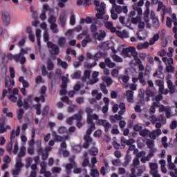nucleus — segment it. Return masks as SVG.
<instances>
[{
    "label": "nucleus",
    "instance_id": "obj_9",
    "mask_svg": "<svg viewBox=\"0 0 177 177\" xmlns=\"http://www.w3.org/2000/svg\"><path fill=\"white\" fill-rule=\"evenodd\" d=\"M1 19L4 26H9L10 24V15L8 12H2Z\"/></svg>",
    "mask_w": 177,
    "mask_h": 177
},
{
    "label": "nucleus",
    "instance_id": "obj_6",
    "mask_svg": "<svg viewBox=\"0 0 177 177\" xmlns=\"http://www.w3.org/2000/svg\"><path fill=\"white\" fill-rule=\"evenodd\" d=\"M113 9H114L115 12H116V13H118V15H120V13L122 12L125 15L128 13V7L127 6H121L117 4H114L113 5Z\"/></svg>",
    "mask_w": 177,
    "mask_h": 177
},
{
    "label": "nucleus",
    "instance_id": "obj_28",
    "mask_svg": "<svg viewBox=\"0 0 177 177\" xmlns=\"http://www.w3.org/2000/svg\"><path fill=\"white\" fill-rule=\"evenodd\" d=\"M57 65L61 66V67L64 68V70L68 67L67 62L62 61L60 58H57Z\"/></svg>",
    "mask_w": 177,
    "mask_h": 177
},
{
    "label": "nucleus",
    "instance_id": "obj_22",
    "mask_svg": "<svg viewBox=\"0 0 177 177\" xmlns=\"http://www.w3.org/2000/svg\"><path fill=\"white\" fill-rule=\"evenodd\" d=\"M132 46L129 48H123L122 50V56H125V57H131V49Z\"/></svg>",
    "mask_w": 177,
    "mask_h": 177
},
{
    "label": "nucleus",
    "instance_id": "obj_61",
    "mask_svg": "<svg viewBox=\"0 0 177 177\" xmlns=\"http://www.w3.org/2000/svg\"><path fill=\"white\" fill-rule=\"evenodd\" d=\"M166 26L169 28H171V27H172V19H171V18L169 17H167L166 19Z\"/></svg>",
    "mask_w": 177,
    "mask_h": 177
},
{
    "label": "nucleus",
    "instance_id": "obj_17",
    "mask_svg": "<svg viewBox=\"0 0 177 177\" xmlns=\"http://www.w3.org/2000/svg\"><path fill=\"white\" fill-rule=\"evenodd\" d=\"M93 120H95L96 121L99 122V120H102V119H99V115H97V114L96 113H94L88 116V118H87V124H94Z\"/></svg>",
    "mask_w": 177,
    "mask_h": 177
},
{
    "label": "nucleus",
    "instance_id": "obj_49",
    "mask_svg": "<svg viewBox=\"0 0 177 177\" xmlns=\"http://www.w3.org/2000/svg\"><path fill=\"white\" fill-rule=\"evenodd\" d=\"M48 23L50 24V26L53 24H56V17L50 15L48 18Z\"/></svg>",
    "mask_w": 177,
    "mask_h": 177
},
{
    "label": "nucleus",
    "instance_id": "obj_52",
    "mask_svg": "<svg viewBox=\"0 0 177 177\" xmlns=\"http://www.w3.org/2000/svg\"><path fill=\"white\" fill-rule=\"evenodd\" d=\"M61 100H62V102H64L65 103H66V104H73V102H71V100H70V98H68V97H67V96L62 97Z\"/></svg>",
    "mask_w": 177,
    "mask_h": 177
},
{
    "label": "nucleus",
    "instance_id": "obj_10",
    "mask_svg": "<svg viewBox=\"0 0 177 177\" xmlns=\"http://www.w3.org/2000/svg\"><path fill=\"white\" fill-rule=\"evenodd\" d=\"M34 101V97L32 95H28L26 98L24 99V108L25 110L30 109V104Z\"/></svg>",
    "mask_w": 177,
    "mask_h": 177
},
{
    "label": "nucleus",
    "instance_id": "obj_19",
    "mask_svg": "<svg viewBox=\"0 0 177 177\" xmlns=\"http://www.w3.org/2000/svg\"><path fill=\"white\" fill-rule=\"evenodd\" d=\"M37 151L39 154H41V158L43 161H46V160H48V157H49V153L45 152L42 148H39Z\"/></svg>",
    "mask_w": 177,
    "mask_h": 177
},
{
    "label": "nucleus",
    "instance_id": "obj_36",
    "mask_svg": "<svg viewBox=\"0 0 177 177\" xmlns=\"http://www.w3.org/2000/svg\"><path fill=\"white\" fill-rule=\"evenodd\" d=\"M72 80H80L81 78V71H77L71 75Z\"/></svg>",
    "mask_w": 177,
    "mask_h": 177
},
{
    "label": "nucleus",
    "instance_id": "obj_60",
    "mask_svg": "<svg viewBox=\"0 0 177 177\" xmlns=\"http://www.w3.org/2000/svg\"><path fill=\"white\" fill-rule=\"evenodd\" d=\"M58 133L61 135H63V133H67V128L64 127H61L58 129Z\"/></svg>",
    "mask_w": 177,
    "mask_h": 177
},
{
    "label": "nucleus",
    "instance_id": "obj_5",
    "mask_svg": "<svg viewBox=\"0 0 177 177\" xmlns=\"http://www.w3.org/2000/svg\"><path fill=\"white\" fill-rule=\"evenodd\" d=\"M5 124H6V118H0V133H5L8 129H11L10 126H5Z\"/></svg>",
    "mask_w": 177,
    "mask_h": 177
},
{
    "label": "nucleus",
    "instance_id": "obj_38",
    "mask_svg": "<svg viewBox=\"0 0 177 177\" xmlns=\"http://www.w3.org/2000/svg\"><path fill=\"white\" fill-rule=\"evenodd\" d=\"M15 168L21 170V168H23V162H21V158H18L17 160Z\"/></svg>",
    "mask_w": 177,
    "mask_h": 177
},
{
    "label": "nucleus",
    "instance_id": "obj_59",
    "mask_svg": "<svg viewBox=\"0 0 177 177\" xmlns=\"http://www.w3.org/2000/svg\"><path fill=\"white\" fill-rule=\"evenodd\" d=\"M131 21L132 24H138L140 21H141L140 17H132L131 19Z\"/></svg>",
    "mask_w": 177,
    "mask_h": 177
},
{
    "label": "nucleus",
    "instance_id": "obj_57",
    "mask_svg": "<svg viewBox=\"0 0 177 177\" xmlns=\"http://www.w3.org/2000/svg\"><path fill=\"white\" fill-rule=\"evenodd\" d=\"M149 133H150V131L147 130V129H144V130H141L140 131V136H142V137H145V136H147V135H149Z\"/></svg>",
    "mask_w": 177,
    "mask_h": 177
},
{
    "label": "nucleus",
    "instance_id": "obj_27",
    "mask_svg": "<svg viewBox=\"0 0 177 177\" xmlns=\"http://www.w3.org/2000/svg\"><path fill=\"white\" fill-rule=\"evenodd\" d=\"M102 81L106 84V86H110L113 84V79L108 76L102 77Z\"/></svg>",
    "mask_w": 177,
    "mask_h": 177
},
{
    "label": "nucleus",
    "instance_id": "obj_30",
    "mask_svg": "<svg viewBox=\"0 0 177 177\" xmlns=\"http://www.w3.org/2000/svg\"><path fill=\"white\" fill-rule=\"evenodd\" d=\"M91 78V71H84V77L82 78V82H85L86 80H89Z\"/></svg>",
    "mask_w": 177,
    "mask_h": 177
},
{
    "label": "nucleus",
    "instance_id": "obj_15",
    "mask_svg": "<svg viewBox=\"0 0 177 177\" xmlns=\"http://www.w3.org/2000/svg\"><path fill=\"white\" fill-rule=\"evenodd\" d=\"M20 135V127H18L16 129V131L12 130L11 133H10V142H15V138L16 136H19Z\"/></svg>",
    "mask_w": 177,
    "mask_h": 177
},
{
    "label": "nucleus",
    "instance_id": "obj_23",
    "mask_svg": "<svg viewBox=\"0 0 177 177\" xmlns=\"http://www.w3.org/2000/svg\"><path fill=\"white\" fill-rule=\"evenodd\" d=\"M92 80L90 81V84H91V85H93V84H96V82H97V81H99V79L97 78V77H99V72H93L92 74Z\"/></svg>",
    "mask_w": 177,
    "mask_h": 177
},
{
    "label": "nucleus",
    "instance_id": "obj_14",
    "mask_svg": "<svg viewBox=\"0 0 177 177\" xmlns=\"http://www.w3.org/2000/svg\"><path fill=\"white\" fill-rule=\"evenodd\" d=\"M93 37L95 39H97V41H103L106 37V32L101 30L100 34L98 32H95L94 33Z\"/></svg>",
    "mask_w": 177,
    "mask_h": 177
},
{
    "label": "nucleus",
    "instance_id": "obj_64",
    "mask_svg": "<svg viewBox=\"0 0 177 177\" xmlns=\"http://www.w3.org/2000/svg\"><path fill=\"white\" fill-rule=\"evenodd\" d=\"M113 59L114 62H117L118 63H122V58H121L120 56H118L117 55H114L113 56Z\"/></svg>",
    "mask_w": 177,
    "mask_h": 177
},
{
    "label": "nucleus",
    "instance_id": "obj_11",
    "mask_svg": "<svg viewBox=\"0 0 177 177\" xmlns=\"http://www.w3.org/2000/svg\"><path fill=\"white\" fill-rule=\"evenodd\" d=\"M48 48H50V49L53 50V55H59L60 53V49L59 47L56 45L52 43V41H48L47 43Z\"/></svg>",
    "mask_w": 177,
    "mask_h": 177
},
{
    "label": "nucleus",
    "instance_id": "obj_35",
    "mask_svg": "<svg viewBox=\"0 0 177 177\" xmlns=\"http://www.w3.org/2000/svg\"><path fill=\"white\" fill-rule=\"evenodd\" d=\"M26 156V147L23 146L20 148V151L18 153V158H21V157H24Z\"/></svg>",
    "mask_w": 177,
    "mask_h": 177
},
{
    "label": "nucleus",
    "instance_id": "obj_7",
    "mask_svg": "<svg viewBox=\"0 0 177 177\" xmlns=\"http://www.w3.org/2000/svg\"><path fill=\"white\" fill-rule=\"evenodd\" d=\"M97 124H98V125H101V126L104 127V132H106V133L109 132V131L111 128V124H110V122H109V121H107L106 120H103V119L98 120Z\"/></svg>",
    "mask_w": 177,
    "mask_h": 177
},
{
    "label": "nucleus",
    "instance_id": "obj_56",
    "mask_svg": "<svg viewBox=\"0 0 177 177\" xmlns=\"http://www.w3.org/2000/svg\"><path fill=\"white\" fill-rule=\"evenodd\" d=\"M77 105H70L68 108H67V111L68 113H74V111H75V109H77Z\"/></svg>",
    "mask_w": 177,
    "mask_h": 177
},
{
    "label": "nucleus",
    "instance_id": "obj_40",
    "mask_svg": "<svg viewBox=\"0 0 177 177\" xmlns=\"http://www.w3.org/2000/svg\"><path fill=\"white\" fill-rule=\"evenodd\" d=\"M66 37H62L58 39V45L59 46H64L66 45Z\"/></svg>",
    "mask_w": 177,
    "mask_h": 177
},
{
    "label": "nucleus",
    "instance_id": "obj_45",
    "mask_svg": "<svg viewBox=\"0 0 177 177\" xmlns=\"http://www.w3.org/2000/svg\"><path fill=\"white\" fill-rule=\"evenodd\" d=\"M100 175V174L99 173V170H97L96 169H93L91 170V176H92V177H99Z\"/></svg>",
    "mask_w": 177,
    "mask_h": 177
},
{
    "label": "nucleus",
    "instance_id": "obj_50",
    "mask_svg": "<svg viewBox=\"0 0 177 177\" xmlns=\"http://www.w3.org/2000/svg\"><path fill=\"white\" fill-rule=\"evenodd\" d=\"M167 140L168 138H167V136H164L162 138V145L163 147H165V149H167V147H168V143L167 142Z\"/></svg>",
    "mask_w": 177,
    "mask_h": 177
},
{
    "label": "nucleus",
    "instance_id": "obj_25",
    "mask_svg": "<svg viewBox=\"0 0 177 177\" xmlns=\"http://www.w3.org/2000/svg\"><path fill=\"white\" fill-rule=\"evenodd\" d=\"M96 129V126L95 125V123L91 124L88 129L86 130V134L84 136H89L92 133L93 131H95Z\"/></svg>",
    "mask_w": 177,
    "mask_h": 177
},
{
    "label": "nucleus",
    "instance_id": "obj_54",
    "mask_svg": "<svg viewBox=\"0 0 177 177\" xmlns=\"http://www.w3.org/2000/svg\"><path fill=\"white\" fill-rule=\"evenodd\" d=\"M69 161L72 165H73L74 168H77V163L75 162V156H72L69 158Z\"/></svg>",
    "mask_w": 177,
    "mask_h": 177
},
{
    "label": "nucleus",
    "instance_id": "obj_37",
    "mask_svg": "<svg viewBox=\"0 0 177 177\" xmlns=\"http://www.w3.org/2000/svg\"><path fill=\"white\" fill-rule=\"evenodd\" d=\"M100 88L104 95H107V93H109V90H107V88H106V84L104 83L100 84Z\"/></svg>",
    "mask_w": 177,
    "mask_h": 177
},
{
    "label": "nucleus",
    "instance_id": "obj_43",
    "mask_svg": "<svg viewBox=\"0 0 177 177\" xmlns=\"http://www.w3.org/2000/svg\"><path fill=\"white\" fill-rule=\"evenodd\" d=\"M111 121H113V122H115V120L121 121L122 120V116L115 114V115L111 117Z\"/></svg>",
    "mask_w": 177,
    "mask_h": 177
},
{
    "label": "nucleus",
    "instance_id": "obj_63",
    "mask_svg": "<svg viewBox=\"0 0 177 177\" xmlns=\"http://www.w3.org/2000/svg\"><path fill=\"white\" fill-rule=\"evenodd\" d=\"M90 29L91 32H94L95 34H96V31H97V26L95 24H93L91 25Z\"/></svg>",
    "mask_w": 177,
    "mask_h": 177
},
{
    "label": "nucleus",
    "instance_id": "obj_42",
    "mask_svg": "<svg viewBox=\"0 0 177 177\" xmlns=\"http://www.w3.org/2000/svg\"><path fill=\"white\" fill-rule=\"evenodd\" d=\"M160 10H163V12H165V6L161 1L158 2L157 12H160Z\"/></svg>",
    "mask_w": 177,
    "mask_h": 177
},
{
    "label": "nucleus",
    "instance_id": "obj_44",
    "mask_svg": "<svg viewBox=\"0 0 177 177\" xmlns=\"http://www.w3.org/2000/svg\"><path fill=\"white\" fill-rule=\"evenodd\" d=\"M34 107L36 109L37 115H41V107H42V105L41 104H37L34 105Z\"/></svg>",
    "mask_w": 177,
    "mask_h": 177
},
{
    "label": "nucleus",
    "instance_id": "obj_8",
    "mask_svg": "<svg viewBox=\"0 0 177 177\" xmlns=\"http://www.w3.org/2000/svg\"><path fill=\"white\" fill-rule=\"evenodd\" d=\"M5 86L8 88V92H12V86H15V80H12L10 77L6 76L5 78Z\"/></svg>",
    "mask_w": 177,
    "mask_h": 177
},
{
    "label": "nucleus",
    "instance_id": "obj_33",
    "mask_svg": "<svg viewBox=\"0 0 177 177\" xmlns=\"http://www.w3.org/2000/svg\"><path fill=\"white\" fill-rule=\"evenodd\" d=\"M97 12L98 13L96 14V18L99 20L103 19V16H104V11H101L100 8H97Z\"/></svg>",
    "mask_w": 177,
    "mask_h": 177
},
{
    "label": "nucleus",
    "instance_id": "obj_34",
    "mask_svg": "<svg viewBox=\"0 0 177 177\" xmlns=\"http://www.w3.org/2000/svg\"><path fill=\"white\" fill-rule=\"evenodd\" d=\"M88 153L91 156H97V153H99V149L96 147H93L88 150Z\"/></svg>",
    "mask_w": 177,
    "mask_h": 177
},
{
    "label": "nucleus",
    "instance_id": "obj_24",
    "mask_svg": "<svg viewBox=\"0 0 177 177\" xmlns=\"http://www.w3.org/2000/svg\"><path fill=\"white\" fill-rule=\"evenodd\" d=\"M92 41V39H91V35H87L85 39H84L82 41V46L83 48H86V45H88V44H89V42H91Z\"/></svg>",
    "mask_w": 177,
    "mask_h": 177
},
{
    "label": "nucleus",
    "instance_id": "obj_41",
    "mask_svg": "<svg viewBox=\"0 0 177 177\" xmlns=\"http://www.w3.org/2000/svg\"><path fill=\"white\" fill-rule=\"evenodd\" d=\"M154 157V149H150L149 154L145 157L147 161H150Z\"/></svg>",
    "mask_w": 177,
    "mask_h": 177
},
{
    "label": "nucleus",
    "instance_id": "obj_26",
    "mask_svg": "<svg viewBox=\"0 0 177 177\" xmlns=\"http://www.w3.org/2000/svg\"><path fill=\"white\" fill-rule=\"evenodd\" d=\"M149 167H150V174L153 173V172H157L158 171L157 169H158V164L157 163H153V162H150L149 163Z\"/></svg>",
    "mask_w": 177,
    "mask_h": 177
},
{
    "label": "nucleus",
    "instance_id": "obj_13",
    "mask_svg": "<svg viewBox=\"0 0 177 177\" xmlns=\"http://www.w3.org/2000/svg\"><path fill=\"white\" fill-rule=\"evenodd\" d=\"M84 140L85 142L83 144V147L84 149H88V147H89L91 143H92L93 140L89 136H84Z\"/></svg>",
    "mask_w": 177,
    "mask_h": 177
},
{
    "label": "nucleus",
    "instance_id": "obj_39",
    "mask_svg": "<svg viewBox=\"0 0 177 177\" xmlns=\"http://www.w3.org/2000/svg\"><path fill=\"white\" fill-rule=\"evenodd\" d=\"M50 28L53 34H57V32H59V28H57V25L56 24L50 25Z\"/></svg>",
    "mask_w": 177,
    "mask_h": 177
},
{
    "label": "nucleus",
    "instance_id": "obj_32",
    "mask_svg": "<svg viewBox=\"0 0 177 177\" xmlns=\"http://www.w3.org/2000/svg\"><path fill=\"white\" fill-rule=\"evenodd\" d=\"M144 73L143 72H140L138 74V80L145 86L146 85V80H145V78H143Z\"/></svg>",
    "mask_w": 177,
    "mask_h": 177
},
{
    "label": "nucleus",
    "instance_id": "obj_21",
    "mask_svg": "<svg viewBox=\"0 0 177 177\" xmlns=\"http://www.w3.org/2000/svg\"><path fill=\"white\" fill-rule=\"evenodd\" d=\"M52 136L54 139V142H63V137H62L61 136L57 135V133H56V131H52Z\"/></svg>",
    "mask_w": 177,
    "mask_h": 177
},
{
    "label": "nucleus",
    "instance_id": "obj_62",
    "mask_svg": "<svg viewBox=\"0 0 177 177\" xmlns=\"http://www.w3.org/2000/svg\"><path fill=\"white\" fill-rule=\"evenodd\" d=\"M20 169H17L16 167L14 168V169L12 170L11 173L13 176H17L20 172Z\"/></svg>",
    "mask_w": 177,
    "mask_h": 177
},
{
    "label": "nucleus",
    "instance_id": "obj_29",
    "mask_svg": "<svg viewBox=\"0 0 177 177\" xmlns=\"http://www.w3.org/2000/svg\"><path fill=\"white\" fill-rule=\"evenodd\" d=\"M77 116H78V113L73 115L72 117L66 118V124H68V125H71L73 124V121H74V120H77Z\"/></svg>",
    "mask_w": 177,
    "mask_h": 177
},
{
    "label": "nucleus",
    "instance_id": "obj_12",
    "mask_svg": "<svg viewBox=\"0 0 177 177\" xmlns=\"http://www.w3.org/2000/svg\"><path fill=\"white\" fill-rule=\"evenodd\" d=\"M82 114H84V111H82V110H80L78 113H77V116L76 115V127L77 128H82Z\"/></svg>",
    "mask_w": 177,
    "mask_h": 177
},
{
    "label": "nucleus",
    "instance_id": "obj_53",
    "mask_svg": "<svg viewBox=\"0 0 177 177\" xmlns=\"http://www.w3.org/2000/svg\"><path fill=\"white\" fill-rule=\"evenodd\" d=\"M9 71H10V78H12L13 80V78H15V77H16V71H15V68L10 67Z\"/></svg>",
    "mask_w": 177,
    "mask_h": 177
},
{
    "label": "nucleus",
    "instance_id": "obj_4",
    "mask_svg": "<svg viewBox=\"0 0 177 177\" xmlns=\"http://www.w3.org/2000/svg\"><path fill=\"white\" fill-rule=\"evenodd\" d=\"M13 143L14 142L10 141L7 145L6 151H8V153H9V154H10V153H12H12L16 155L17 154V151H19V145H17V142H16L14 145V149H13Z\"/></svg>",
    "mask_w": 177,
    "mask_h": 177
},
{
    "label": "nucleus",
    "instance_id": "obj_18",
    "mask_svg": "<svg viewBox=\"0 0 177 177\" xmlns=\"http://www.w3.org/2000/svg\"><path fill=\"white\" fill-rule=\"evenodd\" d=\"M131 56H133L134 57L135 62H139L140 60V58L138 56V51H136V48L135 47H131V51H130Z\"/></svg>",
    "mask_w": 177,
    "mask_h": 177
},
{
    "label": "nucleus",
    "instance_id": "obj_55",
    "mask_svg": "<svg viewBox=\"0 0 177 177\" xmlns=\"http://www.w3.org/2000/svg\"><path fill=\"white\" fill-rule=\"evenodd\" d=\"M85 111L87 114V118H88L90 115H92V113H93V109L91 107H86Z\"/></svg>",
    "mask_w": 177,
    "mask_h": 177
},
{
    "label": "nucleus",
    "instance_id": "obj_1",
    "mask_svg": "<svg viewBox=\"0 0 177 177\" xmlns=\"http://www.w3.org/2000/svg\"><path fill=\"white\" fill-rule=\"evenodd\" d=\"M28 53V50L21 48V51L19 54H12L9 53L8 55V60H14L15 63H20V64H25L26 62H27V59H26V57H24V55H27Z\"/></svg>",
    "mask_w": 177,
    "mask_h": 177
},
{
    "label": "nucleus",
    "instance_id": "obj_2",
    "mask_svg": "<svg viewBox=\"0 0 177 177\" xmlns=\"http://www.w3.org/2000/svg\"><path fill=\"white\" fill-rule=\"evenodd\" d=\"M158 39H160V35L155 34L153 37L150 39L149 43L148 41H145L144 44L138 45V49H147V48H149V45H154Z\"/></svg>",
    "mask_w": 177,
    "mask_h": 177
},
{
    "label": "nucleus",
    "instance_id": "obj_48",
    "mask_svg": "<svg viewBox=\"0 0 177 177\" xmlns=\"http://www.w3.org/2000/svg\"><path fill=\"white\" fill-rule=\"evenodd\" d=\"M68 2V0H58L59 8H64L66 6V3Z\"/></svg>",
    "mask_w": 177,
    "mask_h": 177
},
{
    "label": "nucleus",
    "instance_id": "obj_51",
    "mask_svg": "<svg viewBox=\"0 0 177 177\" xmlns=\"http://www.w3.org/2000/svg\"><path fill=\"white\" fill-rule=\"evenodd\" d=\"M23 115H24V110L23 109H20L17 114V119L19 120V121H20L21 118H23Z\"/></svg>",
    "mask_w": 177,
    "mask_h": 177
},
{
    "label": "nucleus",
    "instance_id": "obj_3",
    "mask_svg": "<svg viewBox=\"0 0 177 177\" xmlns=\"http://www.w3.org/2000/svg\"><path fill=\"white\" fill-rule=\"evenodd\" d=\"M103 57V53L99 51L97 53H95L94 55V62L92 64H89V63H86L84 66L86 67V68H88L91 69L93 67H95V66H97V62H99V60H100L101 57Z\"/></svg>",
    "mask_w": 177,
    "mask_h": 177
},
{
    "label": "nucleus",
    "instance_id": "obj_46",
    "mask_svg": "<svg viewBox=\"0 0 177 177\" xmlns=\"http://www.w3.org/2000/svg\"><path fill=\"white\" fill-rule=\"evenodd\" d=\"M53 68H55V65L53 64V62L52 61L48 60L47 62V70L49 71H52Z\"/></svg>",
    "mask_w": 177,
    "mask_h": 177
},
{
    "label": "nucleus",
    "instance_id": "obj_58",
    "mask_svg": "<svg viewBox=\"0 0 177 177\" xmlns=\"http://www.w3.org/2000/svg\"><path fill=\"white\" fill-rule=\"evenodd\" d=\"M126 34H127L126 30H123L122 32H121L120 30H118L116 32V35H118V37H120V38H124V37H125Z\"/></svg>",
    "mask_w": 177,
    "mask_h": 177
},
{
    "label": "nucleus",
    "instance_id": "obj_20",
    "mask_svg": "<svg viewBox=\"0 0 177 177\" xmlns=\"http://www.w3.org/2000/svg\"><path fill=\"white\" fill-rule=\"evenodd\" d=\"M126 96H127V102L129 103H133V91L131 90H128L126 92Z\"/></svg>",
    "mask_w": 177,
    "mask_h": 177
},
{
    "label": "nucleus",
    "instance_id": "obj_16",
    "mask_svg": "<svg viewBox=\"0 0 177 177\" xmlns=\"http://www.w3.org/2000/svg\"><path fill=\"white\" fill-rule=\"evenodd\" d=\"M67 15L66 14V12H62L60 15H59V21L62 26V27H64L66 26V16Z\"/></svg>",
    "mask_w": 177,
    "mask_h": 177
},
{
    "label": "nucleus",
    "instance_id": "obj_31",
    "mask_svg": "<svg viewBox=\"0 0 177 177\" xmlns=\"http://www.w3.org/2000/svg\"><path fill=\"white\" fill-rule=\"evenodd\" d=\"M74 168V165L73 163H68L66 165V175H70L71 174V169Z\"/></svg>",
    "mask_w": 177,
    "mask_h": 177
},
{
    "label": "nucleus",
    "instance_id": "obj_47",
    "mask_svg": "<svg viewBox=\"0 0 177 177\" xmlns=\"http://www.w3.org/2000/svg\"><path fill=\"white\" fill-rule=\"evenodd\" d=\"M22 99H23V97L21 95H19L18 100L17 102V104L18 107H23V106H24V102H23Z\"/></svg>",
    "mask_w": 177,
    "mask_h": 177
}]
</instances>
